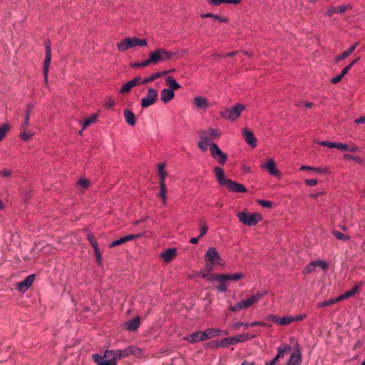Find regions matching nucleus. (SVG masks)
<instances>
[{
	"mask_svg": "<svg viewBox=\"0 0 365 365\" xmlns=\"http://www.w3.org/2000/svg\"><path fill=\"white\" fill-rule=\"evenodd\" d=\"M357 45L358 43H356L354 45L349 47L346 51L342 52L341 54L336 58V60L341 61L350 56L354 52Z\"/></svg>",
	"mask_w": 365,
	"mask_h": 365,
	"instance_id": "32",
	"label": "nucleus"
},
{
	"mask_svg": "<svg viewBox=\"0 0 365 365\" xmlns=\"http://www.w3.org/2000/svg\"><path fill=\"white\" fill-rule=\"evenodd\" d=\"M137 237L138 236L135 235H129L125 237H121L119 240H115L112 243H110L109 245V247L112 248L123 245L128 241L135 240V238H137Z\"/></svg>",
	"mask_w": 365,
	"mask_h": 365,
	"instance_id": "17",
	"label": "nucleus"
},
{
	"mask_svg": "<svg viewBox=\"0 0 365 365\" xmlns=\"http://www.w3.org/2000/svg\"><path fill=\"white\" fill-rule=\"evenodd\" d=\"M305 183L309 186H314L317 184V180L315 179L306 180Z\"/></svg>",
	"mask_w": 365,
	"mask_h": 365,
	"instance_id": "63",
	"label": "nucleus"
},
{
	"mask_svg": "<svg viewBox=\"0 0 365 365\" xmlns=\"http://www.w3.org/2000/svg\"><path fill=\"white\" fill-rule=\"evenodd\" d=\"M135 37L133 38H125L123 39L118 44V49L120 51H125L128 48H133L136 46L135 42Z\"/></svg>",
	"mask_w": 365,
	"mask_h": 365,
	"instance_id": "14",
	"label": "nucleus"
},
{
	"mask_svg": "<svg viewBox=\"0 0 365 365\" xmlns=\"http://www.w3.org/2000/svg\"><path fill=\"white\" fill-rule=\"evenodd\" d=\"M89 185L90 181L86 178H81L76 183V186L81 191H83L87 189Z\"/></svg>",
	"mask_w": 365,
	"mask_h": 365,
	"instance_id": "34",
	"label": "nucleus"
},
{
	"mask_svg": "<svg viewBox=\"0 0 365 365\" xmlns=\"http://www.w3.org/2000/svg\"><path fill=\"white\" fill-rule=\"evenodd\" d=\"M9 130V126L8 124H4L0 126V139H3L6 135V133Z\"/></svg>",
	"mask_w": 365,
	"mask_h": 365,
	"instance_id": "47",
	"label": "nucleus"
},
{
	"mask_svg": "<svg viewBox=\"0 0 365 365\" xmlns=\"http://www.w3.org/2000/svg\"><path fill=\"white\" fill-rule=\"evenodd\" d=\"M220 282L219 285L217 286V289L220 292H225L227 289V286L226 284L227 281H218Z\"/></svg>",
	"mask_w": 365,
	"mask_h": 365,
	"instance_id": "49",
	"label": "nucleus"
},
{
	"mask_svg": "<svg viewBox=\"0 0 365 365\" xmlns=\"http://www.w3.org/2000/svg\"><path fill=\"white\" fill-rule=\"evenodd\" d=\"M95 256L97 260V262L99 265L102 264V256L100 252V249H96L95 252Z\"/></svg>",
	"mask_w": 365,
	"mask_h": 365,
	"instance_id": "54",
	"label": "nucleus"
},
{
	"mask_svg": "<svg viewBox=\"0 0 365 365\" xmlns=\"http://www.w3.org/2000/svg\"><path fill=\"white\" fill-rule=\"evenodd\" d=\"M359 289L357 286L354 287L351 290L346 291L344 294L338 297L339 301L352 297Z\"/></svg>",
	"mask_w": 365,
	"mask_h": 365,
	"instance_id": "35",
	"label": "nucleus"
},
{
	"mask_svg": "<svg viewBox=\"0 0 365 365\" xmlns=\"http://www.w3.org/2000/svg\"><path fill=\"white\" fill-rule=\"evenodd\" d=\"M245 109V106L243 104H237L235 106L227 108L221 113L222 116L230 120H235L238 118L241 113Z\"/></svg>",
	"mask_w": 365,
	"mask_h": 365,
	"instance_id": "4",
	"label": "nucleus"
},
{
	"mask_svg": "<svg viewBox=\"0 0 365 365\" xmlns=\"http://www.w3.org/2000/svg\"><path fill=\"white\" fill-rule=\"evenodd\" d=\"M142 352V350L139 348L130 346L124 349H115V353L118 359H120L128 356L129 355H139Z\"/></svg>",
	"mask_w": 365,
	"mask_h": 365,
	"instance_id": "7",
	"label": "nucleus"
},
{
	"mask_svg": "<svg viewBox=\"0 0 365 365\" xmlns=\"http://www.w3.org/2000/svg\"><path fill=\"white\" fill-rule=\"evenodd\" d=\"M255 334H242L235 336L234 338V343L236 344L240 342H245L248 341L249 339H251L254 337H255Z\"/></svg>",
	"mask_w": 365,
	"mask_h": 365,
	"instance_id": "28",
	"label": "nucleus"
},
{
	"mask_svg": "<svg viewBox=\"0 0 365 365\" xmlns=\"http://www.w3.org/2000/svg\"><path fill=\"white\" fill-rule=\"evenodd\" d=\"M194 103L198 108L206 109L209 104L207 101L202 97L197 96L194 98Z\"/></svg>",
	"mask_w": 365,
	"mask_h": 365,
	"instance_id": "29",
	"label": "nucleus"
},
{
	"mask_svg": "<svg viewBox=\"0 0 365 365\" xmlns=\"http://www.w3.org/2000/svg\"><path fill=\"white\" fill-rule=\"evenodd\" d=\"M160 50L163 61H169L175 56V53L171 51H168L163 48H160Z\"/></svg>",
	"mask_w": 365,
	"mask_h": 365,
	"instance_id": "36",
	"label": "nucleus"
},
{
	"mask_svg": "<svg viewBox=\"0 0 365 365\" xmlns=\"http://www.w3.org/2000/svg\"><path fill=\"white\" fill-rule=\"evenodd\" d=\"M114 104H115L114 101L110 98H108L105 103V106L107 108H113Z\"/></svg>",
	"mask_w": 365,
	"mask_h": 365,
	"instance_id": "59",
	"label": "nucleus"
},
{
	"mask_svg": "<svg viewBox=\"0 0 365 365\" xmlns=\"http://www.w3.org/2000/svg\"><path fill=\"white\" fill-rule=\"evenodd\" d=\"M205 261H210L215 264H221L222 260L215 247H210L204 256Z\"/></svg>",
	"mask_w": 365,
	"mask_h": 365,
	"instance_id": "9",
	"label": "nucleus"
},
{
	"mask_svg": "<svg viewBox=\"0 0 365 365\" xmlns=\"http://www.w3.org/2000/svg\"><path fill=\"white\" fill-rule=\"evenodd\" d=\"M220 274H212L207 272V273L204 274L202 275V278L206 279L210 281H220V279L217 278V277H220Z\"/></svg>",
	"mask_w": 365,
	"mask_h": 365,
	"instance_id": "41",
	"label": "nucleus"
},
{
	"mask_svg": "<svg viewBox=\"0 0 365 365\" xmlns=\"http://www.w3.org/2000/svg\"><path fill=\"white\" fill-rule=\"evenodd\" d=\"M342 78V75H337L336 76L331 78V82L334 84L337 83L341 80Z\"/></svg>",
	"mask_w": 365,
	"mask_h": 365,
	"instance_id": "64",
	"label": "nucleus"
},
{
	"mask_svg": "<svg viewBox=\"0 0 365 365\" xmlns=\"http://www.w3.org/2000/svg\"><path fill=\"white\" fill-rule=\"evenodd\" d=\"M149 56L153 64L155 65L158 64L159 62L163 61L160 48L156 49L155 51L150 52Z\"/></svg>",
	"mask_w": 365,
	"mask_h": 365,
	"instance_id": "27",
	"label": "nucleus"
},
{
	"mask_svg": "<svg viewBox=\"0 0 365 365\" xmlns=\"http://www.w3.org/2000/svg\"><path fill=\"white\" fill-rule=\"evenodd\" d=\"M319 144L322 146L328 147L330 148H335L336 143H332L330 141H319Z\"/></svg>",
	"mask_w": 365,
	"mask_h": 365,
	"instance_id": "52",
	"label": "nucleus"
},
{
	"mask_svg": "<svg viewBox=\"0 0 365 365\" xmlns=\"http://www.w3.org/2000/svg\"><path fill=\"white\" fill-rule=\"evenodd\" d=\"M219 329H207L203 331H195L187 336L185 339L190 343H196L205 341L220 334Z\"/></svg>",
	"mask_w": 365,
	"mask_h": 365,
	"instance_id": "1",
	"label": "nucleus"
},
{
	"mask_svg": "<svg viewBox=\"0 0 365 365\" xmlns=\"http://www.w3.org/2000/svg\"><path fill=\"white\" fill-rule=\"evenodd\" d=\"M351 6L349 4H344L339 6L332 7L328 10L329 16H332L334 14H343L346 10L349 9Z\"/></svg>",
	"mask_w": 365,
	"mask_h": 365,
	"instance_id": "24",
	"label": "nucleus"
},
{
	"mask_svg": "<svg viewBox=\"0 0 365 365\" xmlns=\"http://www.w3.org/2000/svg\"><path fill=\"white\" fill-rule=\"evenodd\" d=\"M316 264L314 263V261L309 263L304 269V273L309 274L312 272L314 269L316 268Z\"/></svg>",
	"mask_w": 365,
	"mask_h": 365,
	"instance_id": "46",
	"label": "nucleus"
},
{
	"mask_svg": "<svg viewBox=\"0 0 365 365\" xmlns=\"http://www.w3.org/2000/svg\"><path fill=\"white\" fill-rule=\"evenodd\" d=\"M92 358L98 365H116V359H118L115 350H107L103 356L95 354Z\"/></svg>",
	"mask_w": 365,
	"mask_h": 365,
	"instance_id": "2",
	"label": "nucleus"
},
{
	"mask_svg": "<svg viewBox=\"0 0 365 365\" xmlns=\"http://www.w3.org/2000/svg\"><path fill=\"white\" fill-rule=\"evenodd\" d=\"M267 320L272 322L275 324H279V318L278 316L274 314H270L267 317Z\"/></svg>",
	"mask_w": 365,
	"mask_h": 365,
	"instance_id": "56",
	"label": "nucleus"
},
{
	"mask_svg": "<svg viewBox=\"0 0 365 365\" xmlns=\"http://www.w3.org/2000/svg\"><path fill=\"white\" fill-rule=\"evenodd\" d=\"M202 17H203V18L212 17L220 22H227L228 21V19L227 18L221 17L218 15H215V14H202Z\"/></svg>",
	"mask_w": 365,
	"mask_h": 365,
	"instance_id": "42",
	"label": "nucleus"
},
{
	"mask_svg": "<svg viewBox=\"0 0 365 365\" xmlns=\"http://www.w3.org/2000/svg\"><path fill=\"white\" fill-rule=\"evenodd\" d=\"M208 144L209 143L207 141L202 140L200 139V140L198 143V146L202 151H205L207 149Z\"/></svg>",
	"mask_w": 365,
	"mask_h": 365,
	"instance_id": "53",
	"label": "nucleus"
},
{
	"mask_svg": "<svg viewBox=\"0 0 365 365\" xmlns=\"http://www.w3.org/2000/svg\"><path fill=\"white\" fill-rule=\"evenodd\" d=\"M235 344L234 343V338H225L219 344L218 346L221 347H227L230 345Z\"/></svg>",
	"mask_w": 365,
	"mask_h": 365,
	"instance_id": "40",
	"label": "nucleus"
},
{
	"mask_svg": "<svg viewBox=\"0 0 365 365\" xmlns=\"http://www.w3.org/2000/svg\"><path fill=\"white\" fill-rule=\"evenodd\" d=\"M207 229H208L207 226L205 222L201 223L200 235L199 237H201L203 235H205L207 232Z\"/></svg>",
	"mask_w": 365,
	"mask_h": 365,
	"instance_id": "57",
	"label": "nucleus"
},
{
	"mask_svg": "<svg viewBox=\"0 0 365 365\" xmlns=\"http://www.w3.org/2000/svg\"><path fill=\"white\" fill-rule=\"evenodd\" d=\"M21 137L22 138V139H24V140H28L30 139V138L31 137V134L29 132H26V131H24L21 134Z\"/></svg>",
	"mask_w": 365,
	"mask_h": 365,
	"instance_id": "62",
	"label": "nucleus"
},
{
	"mask_svg": "<svg viewBox=\"0 0 365 365\" xmlns=\"http://www.w3.org/2000/svg\"><path fill=\"white\" fill-rule=\"evenodd\" d=\"M335 148L345 151H354V148L347 144H343L341 143H336Z\"/></svg>",
	"mask_w": 365,
	"mask_h": 365,
	"instance_id": "39",
	"label": "nucleus"
},
{
	"mask_svg": "<svg viewBox=\"0 0 365 365\" xmlns=\"http://www.w3.org/2000/svg\"><path fill=\"white\" fill-rule=\"evenodd\" d=\"M258 203H259L261 206H262V207H268V208L271 207H272V202L271 201L264 200H259L258 201Z\"/></svg>",
	"mask_w": 365,
	"mask_h": 365,
	"instance_id": "55",
	"label": "nucleus"
},
{
	"mask_svg": "<svg viewBox=\"0 0 365 365\" xmlns=\"http://www.w3.org/2000/svg\"><path fill=\"white\" fill-rule=\"evenodd\" d=\"M34 280V274L29 275L23 281L16 284V289L21 292H25L33 284Z\"/></svg>",
	"mask_w": 365,
	"mask_h": 365,
	"instance_id": "12",
	"label": "nucleus"
},
{
	"mask_svg": "<svg viewBox=\"0 0 365 365\" xmlns=\"http://www.w3.org/2000/svg\"><path fill=\"white\" fill-rule=\"evenodd\" d=\"M167 85L171 91L178 90L180 88V85L171 76H168L166 79Z\"/></svg>",
	"mask_w": 365,
	"mask_h": 365,
	"instance_id": "33",
	"label": "nucleus"
},
{
	"mask_svg": "<svg viewBox=\"0 0 365 365\" xmlns=\"http://www.w3.org/2000/svg\"><path fill=\"white\" fill-rule=\"evenodd\" d=\"M237 216L239 220L247 226H255L262 220V215L257 212H239Z\"/></svg>",
	"mask_w": 365,
	"mask_h": 365,
	"instance_id": "3",
	"label": "nucleus"
},
{
	"mask_svg": "<svg viewBox=\"0 0 365 365\" xmlns=\"http://www.w3.org/2000/svg\"><path fill=\"white\" fill-rule=\"evenodd\" d=\"M213 172L219 184L220 185H225L226 180L228 179L225 178V173L222 168L220 167H215L213 169Z\"/></svg>",
	"mask_w": 365,
	"mask_h": 365,
	"instance_id": "19",
	"label": "nucleus"
},
{
	"mask_svg": "<svg viewBox=\"0 0 365 365\" xmlns=\"http://www.w3.org/2000/svg\"><path fill=\"white\" fill-rule=\"evenodd\" d=\"M135 43H136V46H147V41L145 39H140V38H138L137 37H135Z\"/></svg>",
	"mask_w": 365,
	"mask_h": 365,
	"instance_id": "58",
	"label": "nucleus"
},
{
	"mask_svg": "<svg viewBox=\"0 0 365 365\" xmlns=\"http://www.w3.org/2000/svg\"><path fill=\"white\" fill-rule=\"evenodd\" d=\"M176 256V250L174 248L167 249L162 255L161 257L164 261L170 262Z\"/></svg>",
	"mask_w": 365,
	"mask_h": 365,
	"instance_id": "26",
	"label": "nucleus"
},
{
	"mask_svg": "<svg viewBox=\"0 0 365 365\" xmlns=\"http://www.w3.org/2000/svg\"><path fill=\"white\" fill-rule=\"evenodd\" d=\"M290 351V346L288 345H285L284 347L279 346L277 349V354L274 356V358L269 361L266 362L265 365H275L280 358H282L285 354H287Z\"/></svg>",
	"mask_w": 365,
	"mask_h": 365,
	"instance_id": "13",
	"label": "nucleus"
},
{
	"mask_svg": "<svg viewBox=\"0 0 365 365\" xmlns=\"http://www.w3.org/2000/svg\"><path fill=\"white\" fill-rule=\"evenodd\" d=\"M135 87V83L130 82V81H128L126 83L123 84L120 92L121 93H127L130 91V90Z\"/></svg>",
	"mask_w": 365,
	"mask_h": 365,
	"instance_id": "38",
	"label": "nucleus"
},
{
	"mask_svg": "<svg viewBox=\"0 0 365 365\" xmlns=\"http://www.w3.org/2000/svg\"><path fill=\"white\" fill-rule=\"evenodd\" d=\"M243 274L242 273H235L232 274H220V277H217V278L220 279V281H227V280H233L238 281L242 279Z\"/></svg>",
	"mask_w": 365,
	"mask_h": 365,
	"instance_id": "21",
	"label": "nucleus"
},
{
	"mask_svg": "<svg viewBox=\"0 0 365 365\" xmlns=\"http://www.w3.org/2000/svg\"><path fill=\"white\" fill-rule=\"evenodd\" d=\"M220 135V133L218 130L211 128L208 130L201 132L200 135V139L207 141L209 143L210 141H212L215 138L219 137Z\"/></svg>",
	"mask_w": 365,
	"mask_h": 365,
	"instance_id": "11",
	"label": "nucleus"
},
{
	"mask_svg": "<svg viewBox=\"0 0 365 365\" xmlns=\"http://www.w3.org/2000/svg\"><path fill=\"white\" fill-rule=\"evenodd\" d=\"M150 64H153V63H152V61H150V57L148 59L144 60L140 63V66H141V67H146Z\"/></svg>",
	"mask_w": 365,
	"mask_h": 365,
	"instance_id": "61",
	"label": "nucleus"
},
{
	"mask_svg": "<svg viewBox=\"0 0 365 365\" xmlns=\"http://www.w3.org/2000/svg\"><path fill=\"white\" fill-rule=\"evenodd\" d=\"M140 324V318L135 317L126 323V329L130 331H135Z\"/></svg>",
	"mask_w": 365,
	"mask_h": 365,
	"instance_id": "23",
	"label": "nucleus"
},
{
	"mask_svg": "<svg viewBox=\"0 0 365 365\" xmlns=\"http://www.w3.org/2000/svg\"><path fill=\"white\" fill-rule=\"evenodd\" d=\"M158 96L157 91L154 88H149L147 96L141 100V107L146 108L154 104L158 100Z\"/></svg>",
	"mask_w": 365,
	"mask_h": 365,
	"instance_id": "6",
	"label": "nucleus"
},
{
	"mask_svg": "<svg viewBox=\"0 0 365 365\" xmlns=\"http://www.w3.org/2000/svg\"><path fill=\"white\" fill-rule=\"evenodd\" d=\"M210 150L211 155L215 158L218 163L221 165H225L227 157L225 153H224L220 148L218 147V145L214 143H211L210 145Z\"/></svg>",
	"mask_w": 365,
	"mask_h": 365,
	"instance_id": "5",
	"label": "nucleus"
},
{
	"mask_svg": "<svg viewBox=\"0 0 365 365\" xmlns=\"http://www.w3.org/2000/svg\"><path fill=\"white\" fill-rule=\"evenodd\" d=\"M175 96L174 91L168 89L163 88L160 93V100L164 103H168L170 101H171Z\"/></svg>",
	"mask_w": 365,
	"mask_h": 365,
	"instance_id": "18",
	"label": "nucleus"
},
{
	"mask_svg": "<svg viewBox=\"0 0 365 365\" xmlns=\"http://www.w3.org/2000/svg\"><path fill=\"white\" fill-rule=\"evenodd\" d=\"M314 263L316 264V267H321L323 270H327L328 268V265L326 262L322 260H315Z\"/></svg>",
	"mask_w": 365,
	"mask_h": 365,
	"instance_id": "51",
	"label": "nucleus"
},
{
	"mask_svg": "<svg viewBox=\"0 0 365 365\" xmlns=\"http://www.w3.org/2000/svg\"><path fill=\"white\" fill-rule=\"evenodd\" d=\"M225 185L228 189V190L230 192H247V190L243 185L240 184L236 182H234L230 179L226 180Z\"/></svg>",
	"mask_w": 365,
	"mask_h": 365,
	"instance_id": "10",
	"label": "nucleus"
},
{
	"mask_svg": "<svg viewBox=\"0 0 365 365\" xmlns=\"http://www.w3.org/2000/svg\"><path fill=\"white\" fill-rule=\"evenodd\" d=\"M242 135L247 143L249 144L252 148H255L257 146L256 138L250 130L245 128L242 131Z\"/></svg>",
	"mask_w": 365,
	"mask_h": 365,
	"instance_id": "16",
	"label": "nucleus"
},
{
	"mask_svg": "<svg viewBox=\"0 0 365 365\" xmlns=\"http://www.w3.org/2000/svg\"><path fill=\"white\" fill-rule=\"evenodd\" d=\"M333 235L338 240L346 241L349 240V237L344 235V233L339 232V231H333L332 232Z\"/></svg>",
	"mask_w": 365,
	"mask_h": 365,
	"instance_id": "44",
	"label": "nucleus"
},
{
	"mask_svg": "<svg viewBox=\"0 0 365 365\" xmlns=\"http://www.w3.org/2000/svg\"><path fill=\"white\" fill-rule=\"evenodd\" d=\"M269 173L272 175H276L277 174V170L276 169V164L274 161L272 159H269L265 165H263Z\"/></svg>",
	"mask_w": 365,
	"mask_h": 365,
	"instance_id": "30",
	"label": "nucleus"
},
{
	"mask_svg": "<svg viewBox=\"0 0 365 365\" xmlns=\"http://www.w3.org/2000/svg\"><path fill=\"white\" fill-rule=\"evenodd\" d=\"M51 61V46L49 43H46V57L43 61V75H44V80L46 83H47L48 81V68L50 66V63Z\"/></svg>",
	"mask_w": 365,
	"mask_h": 365,
	"instance_id": "8",
	"label": "nucleus"
},
{
	"mask_svg": "<svg viewBox=\"0 0 365 365\" xmlns=\"http://www.w3.org/2000/svg\"><path fill=\"white\" fill-rule=\"evenodd\" d=\"M293 322L292 316H287L279 318V324L282 326H286Z\"/></svg>",
	"mask_w": 365,
	"mask_h": 365,
	"instance_id": "43",
	"label": "nucleus"
},
{
	"mask_svg": "<svg viewBox=\"0 0 365 365\" xmlns=\"http://www.w3.org/2000/svg\"><path fill=\"white\" fill-rule=\"evenodd\" d=\"M302 356L299 351H296L290 356L286 365H301Z\"/></svg>",
	"mask_w": 365,
	"mask_h": 365,
	"instance_id": "20",
	"label": "nucleus"
},
{
	"mask_svg": "<svg viewBox=\"0 0 365 365\" xmlns=\"http://www.w3.org/2000/svg\"><path fill=\"white\" fill-rule=\"evenodd\" d=\"M215 264L210 262V261H205V267H206V270L207 272H210L212 270V267L215 265Z\"/></svg>",
	"mask_w": 365,
	"mask_h": 365,
	"instance_id": "60",
	"label": "nucleus"
},
{
	"mask_svg": "<svg viewBox=\"0 0 365 365\" xmlns=\"http://www.w3.org/2000/svg\"><path fill=\"white\" fill-rule=\"evenodd\" d=\"M97 114H93L89 118H87L83 123V129H85L86 128L90 126L92 123H95L97 120Z\"/></svg>",
	"mask_w": 365,
	"mask_h": 365,
	"instance_id": "37",
	"label": "nucleus"
},
{
	"mask_svg": "<svg viewBox=\"0 0 365 365\" xmlns=\"http://www.w3.org/2000/svg\"><path fill=\"white\" fill-rule=\"evenodd\" d=\"M160 192L159 193V195L162 198L163 202L165 203V196H166V193H167V188H166L165 182H162L160 184Z\"/></svg>",
	"mask_w": 365,
	"mask_h": 365,
	"instance_id": "45",
	"label": "nucleus"
},
{
	"mask_svg": "<svg viewBox=\"0 0 365 365\" xmlns=\"http://www.w3.org/2000/svg\"><path fill=\"white\" fill-rule=\"evenodd\" d=\"M123 115L128 124L132 126L135 125V115L130 110L125 109L123 111Z\"/></svg>",
	"mask_w": 365,
	"mask_h": 365,
	"instance_id": "22",
	"label": "nucleus"
},
{
	"mask_svg": "<svg viewBox=\"0 0 365 365\" xmlns=\"http://www.w3.org/2000/svg\"><path fill=\"white\" fill-rule=\"evenodd\" d=\"M339 298H336V299H330L329 300H326V301H324L321 303V306L322 307H327V306H329L331 304H333L334 303H336V302H339Z\"/></svg>",
	"mask_w": 365,
	"mask_h": 365,
	"instance_id": "50",
	"label": "nucleus"
},
{
	"mask_svg": "<svg viewBox=\"0 0 365 365\" xmlns=\"http://www.w3.org/2000/svg\"><path fill=\"white\" fill-rule=\"evenodd\" d=\"M173 71V70H170V71H162V72H158V73H153V75H151L150 76L146 78H144L143 81H142V83H150L153 81H155V79L170 73V72H172Z\"/></svg>",
	"mask_w": 365,
	"mask_h": 365,
	"instance_id": "25",
	"label": "nucleus"
},
{
	"mask_svg": "<svg viewBox=\"0 0 365 365\" xmlns=\"http://www.w3.org/2000/svg\"><path fill=\"white\" fill-rule=\"evenodd\" d=\"M207 2L212 6H219L221 4H238L240 0H207Z\"/></svg>",
	"mask_w": 365,
	"mask_h": 365,
	"instance_id": "31",
	"label": "nucleus"
},
{
	"mask_svg": "<svg viewBox=\"0 0 365 365\" xmlns=\"http://www.w3.org/2000/svg\"><path fill=\"white\" fill-rule=\"evenodd\" d=\"M230 309L232 312H239L245 308V307L243 305V302L242 301L240 302L237 303L234 306H230Z\"/></svg>",
	"mask_w": 365,
	"mask_h": 365,
	"instance_id": "48",
	"label": "nucleus"
},
{
	"mask_svg": "<svg viewBox=\"0 0 365 365\" xmlns=\"http://www.w3.org/2000/svg\"><path fill=\"white\" fill-rule=\"evenodd\" d=\"M264 294L265 293L258 292L257 294L252 295L248 299L242 300L245 308L247 309L250 306L257 303L264 296Z\"/></svg>",
	"mask_w": 365,
	"mask_h": 365,
	"instance_id": "15",
	"label": "nucleus"
}]
</instances>
